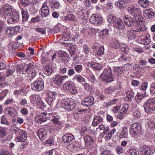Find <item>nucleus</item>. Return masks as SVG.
Returning <instances> with one entry per match:
<instances>
[{
    "label": "nucleus",
    "mask_w": 155,
    "mask_h": 155,
    "mask_svg": "<svg viewBox=\"0 0 155 155\" xmlns=\"http://www.w3.org/2000/svg\"><path fill=\"white\" fill-rule=\"evenodd\" d=\"M58 87H54L50 91L48 96L46 98L48 104L51 107L56 105L58 102V99L56 98L59 92Z\"/></svg>",
    "instance_id": "f257e3e1"
},
{
    "label": "nucleus",
    "mask_w": 155,
    "mask_h": 155,
    "mask_svg": "<svg viewBox=\"0 0 155 155\" xmlns=\"http://www.w3.org/2000/svg\"><path fill=\"white\" fill-rule=\"evenodd\" d=\"M99 77L102 81L107 83L111 82L115 80L114 76L113 75L111 69L109 67L104 69Z\"/></svg>",
    "instance_id": "f03ea898"
},
{
    "label": "nucleus",
    "mask_w": 155,
    "mask_h": 155,
    "mask_svg": "<svg viewBox=\"0 0 155 155\" xmlns=\"http://www.w3.org/2000/svg\"><path fill=\"white\" fill-rule=\"evenodd\" d=\"M108 17V21L112 23L114 27L119 30H122L125 28V25L120 18L117 17L114 14L110 15Z\"/></svg>",
    "instance_id": "7ed1b4c3"
},
{
    "label": "nucleus",
    "mask_w": 155,
    "mask_h": 155,
    "mask_svg": "<svg viewBox=\"0 0 155 155\" xmlns=\"http://www.w3.org/2000/svg\"><path fill=\"white\" fill-rule=\"evenodd\" d=\"M143 107L145 111L147 113L155 111V99H149L144 103Z\"/></svg>",
    "instance_id": "20e7f679"
},
{
    "label": "nucleus",
    "mask_w": 155,
    "mask_h": 155,
    "mask_svg": "<svg viewBox=\"0 0 155 155\" xmlns=\"http://www.w3.org/2000/svg\"><path fill=\"white\" fill-rule=\"evenodd\" d=\"M141 130L140 124L137 123H135L131 125L130 129V133L135 138H137L139 136V134Z\"/></svg>",
    "instance_id": "39448f33"
},
{
    "label": "nucleus",
    "mask_w": 155,
    "mask_h": 155,
    "mask_svg": "<svg viewBox=\"0 0 155 155\" xmlns=\"http://www.w3.org/2000/svg\"><path fill=\"white\" fill-rule=\"evenodd\" d=\"M138 20L139 18L133 17L132 18L127 15L125 16L124 18L126 26L128 27H131L133 29L136 25L137 24Z\"/></svg>",
    "instance_id": "423d86ee"
},
{
    "label": "nucleus",
    "mask_w": 155,
    "mask_h": 155,
    "mask_svg": "<svg viewBox=\"0 0 155 155\" xmlns=\"http://www.w3.org/2000/svg\"><path fill=\"white\" fill-rule=\"evenodd\" d=\"M61 103V106L68 111L73 110L75 107V104L68 99H63Z\"/></svg>",
    "instance_id": "0eeeda50"
},
{
    "label": "nucleus",
    "mask_w": 155,
    "mask_h": 155,
    "mask_svg": "<svg viewBox=\"0 0 155 155\" xmlns=\"http://www.w3.org/2000/svg\"><path fill=\"white\" fill-rule=\"evenodd\" d=\"M19 14L17 12H13L6 16L7 22L8 24L15 23L17 22L19 18Z\"/></svg>",
    "instance_id": "6e6552de"
},
{
    "label": "nucleus",
    "mask_w": 155,
    "mask_h": 155,
    "mask_svg": "<svg viewBox=\"0 0 155 155\" xmlns=\"http://www.w3.org/2000/svg\"><path fill=\"white\" fill-rule=\"evenodd\" d=\"M44 85L43 81L42 80H36L32 83V89L36 91H40L43 90Z\"/></svg>",
    "instance_id": "1a4fd4ad"
},
{
    "label": "nucleus",
    "mask_w": 155,
    "mask_h": 155,
    "mask_svg": "<svg viewBox=\"0 0 155 155\" xmlns=\"http://www.w3.org/2000/svg\"><path fill=\"white\" fill-rule=\"evenodd\" d=\"M68 78L67 75L61 76L57 74L53 78V82L56 85L60 86L63 83L64 80Z\"/></svg>",
    "instance_id": "9d476101"
},
{
    "label": "nucleus",
    "mask_w": 155,
    "mask_h": 155,
    "mask_svg": "<svg viewBox=\"0 0 155 155\" xmlns=\"http://www.w3.org/2000/svg\"><path fill=\"white\" fill-rule=\"evenodd\" d=\"M90 21L91 23L95 25H98L102 24V18L100 16L93 15L90 17Z\"/></svg>",
    "instance_id": "9b49d317"
},
{
    "label": "nucleus",
    "mask_w": 155,
    "mask_h": 155,
    "mask_svg": "<svg viewBox=\"0 0 155 155\" xmlns=\"http://www.w3.org/2000/svg\"><path fill=\"white\" fill-rule=\"evenodd\" d=\"M13 8L11 5L8 4H5L1 9V12L6 16L13 12Z\"/></svg>",
    "instance_id": "f8f14e48"
},
{
    "label": "nucleus",
    "mask_w": 155,
    "mask_h": 155,
    "mask_svg": "<svg viewBox=\"0 0 155 155\" xmlns=\"http://www.w3.org/2000/svg\"><path fill=\"white\" fill-rule=\"evenodd\" d=\"M94 103V98L91 96H88L82 100V104L84 106H89L93 105Z\"/></svg>",
    "instance_id": "ddd939ff"
},
{
    "label": "nucleus",
    "mask_w": 155,
    "mask_h": 155,
    "mask_svg": "<svg viewBox=\"0 0 155 155\" xmlns=\"http://www.w3.org/2000/svg\"><path fill=\"white\" fill-rule=\"evenodd\" d=\"M127 11L129 14L134 15L133 17L139 18V16L137 14L140 11L139 8H135L133 5H130L128 8Z\"/></svg>",
    "instance_id": "4468645a"
},
{
    "label": "nucleus",
    "mask_w": 155,
    "mask_h": 155,
    "mask_svg": "<svg viewBox=\"0 0 155 155\" xmlns=\"http://www.w3.org/2000/svg\"><path fill=\"white\" fill-rule=\"evenodd\" d=\"M64 89L69 91L72 94H75L77 91L75 87H74L70 82L68 81L65 83L63 86Z\"/></svg>",
    "instance_id": "2eb2a0df"
},
{
    "label": "nucleus",
    "mask_w": 155,
    "mask_h": 155,
    "mask_svg": "<svg viewBox=\"0 0 155 155\" xmlns=\"http://www.w3.org/2000/svg\"><path fill=\"white\" fill-rule=\"evenodd\" d=\"M139 150L141 153V155H150L152 153L151 148L147 146L140 147Z\"/></svg>",
    "instance_id": "dca6fc26"
},
{
    "label": "nucleus",
    "mask_w": 155,
    "mask_h": 155,
    "mask_svg": "<svg viewBox=\"0 0 155 155\" xmlns=\"http://www.w3.org/2000/svg\"><path fill=\"white\" fill-rule=\"evenodd\" d=\"M47 114L46 112L39 113L36 117L37 119V123L39 124H41L42 123L46 121L48 118V117L46 116Z\"/></svg>",
    "instance_id": "f3484780"
},
{
    "label": "nucleus",
    "mask_w": 155,
    "mask_h": 155,
    "mask_svg": "<svg viewBox=\"0 0 155 155\" xmlns=\"http://www.w3.org/2000/svg\"><path fill=\"white\" fill-rule=\"evenodd\" d=\"M140 21L138 20L137 24L136 25V26L134 27L133 31L135 32H140L145 31L146 28L145 25H140Z\"/></svg>",
    "instance_id": "a211bd4d"
},
{
    "label": "nucleus",
    "mask_w": 155,
    "mask_h": 155,
    "mask_svg": "<svg viewBox=\"0 0 155 155\" xmlns=\"http://www.w3.org/2000/svg\"><path fill=\"white\" fill-rule=\"evenodd\" d=\"M74 138V136L73 134L68 133L64 135L62 137V139L64 143H68L71 141Z\"/></svg>",
    "instance_id": "6ab92c4d"
},
{
    "label": "nucleus",
    "mask_w": 155,
    "mask_h": 155,
    "mask_svg": "<svg viewBox=\"0 0 155 155\" xmlns=\"http://www.w3.org/2000/svg\"><path fill=\"white\" fill-rule=\"evenodd\" d=\"M37 134L41 140H43L47 137V132L43 129H40L38 131Z\"/></svg>",
    "instance_id": "aec40b11"
},
{
    "label": "nucleus",
    "mask_w": 155,
    "mask_h": 155,
    "mask_svg": "<svg viewBox=\"0 0 155 155\" xmlns=\"http://www.w3.org/2000/svg\"><path fill=\"white\" fill-rule=\"evenodd\" d=\"M49 4L50 7L52 9H58L61 6L59 2L55 0L49 1Z\"/></svg>",
    "instance_id": "412c9836"
},
{
    "label": "nucleus",
    "mask_w": 155,
    "mask_h": 155,
    "mask_svg": "<svg viewBox=\"0 0 155 155\" xmlns=\"http://www.w3.org/2000/svg\"><path fill=\"white\" fill-rule=\"evenodd\" d=\"M6 112L8 114L11 116H12L13 118H16L17 116L16 115L17 113L15 109L12 107H8L6 110Z\"/></svg>",
    "instance_id": "4be33fe9"
},
{
    "label": "nucleus",
    "mask_w": 155,
    "mask_h": 155,
    "mask_svg": "<svg viewBox=\"0 0 155 155\" xmlns=\"http://www.w3.org/2000/svg\"><path fill=\"white\" fill-rule=\"evenodd\" d=\"M134 96V92L132 91L126 92V96L124 100L127 101H131Z\"/></svg>",
    "instance_id": "5701e85b"
},
{
    "label": "nucleus",
    "mask_w": 155,
    "mask_h": 155,
    "mask_svg": "<svg viewBox=\"0 0 155 155\" xmlns=\"http://www.w3.org/2000/svg\"><path fill=\"white\" fill-rule=\"evenodd\" d=\"M19 134L20 135L18 136L17 138L19 141L24 142L25 140L27 139V134L24 131L22 130L20 131Z\"/></svg>",
    "instance_id": "b1692460"
},
{
    "label": "nucleus",
    "mask_w": 155,
    "mask_h": 155,
    "mask_svg": "<svg viewBox=\"0 0 155 155\" xmlns=\"http://www.w3.org/2000/svg\"><path fill=\"white\" fill-rule=\"evenodd\" d=\"M59 58L60 60L63 61H65L69 58V55L64 51H61L58 54Z\"/></svg>",
    "instance_id": "393cba45"
},
{
    "label": "nucleus",
    "mask_w": 155,
    "mask_h": 155,
    "mask_svg": "<svg viewBox=\"0 0 155 155\" xmlns=\"http://www.w3.org/2000/svg\"><path fill=\"white\" fill-rule=\"evenodd\" d=\"M128 131L127 127H124L122 129V131L121 132H118L117 134H119V137L120 138H127L128 135Z\"/></svg>",
    "instance_id": "a878e982"
},
{
    "label": "nucleus",
    "mask_w": 155,
    "mask_h": 155,
    "mask_svg": "<svg viewBox=\"0 0 155 155\" xmlns=\"http://www.w3.org/2000/svg\"><path fill=\"white\" fill-rule=\"evenodd\" d=\"M124 71L123 68L120 67H117L114 68V72L117 75V80L120 77V75L122 74Z\"/></svg>",
    "instance_id": "bb28decb"
},
{
    "label": "nucleus",
    "mask_w": 155,
    "mask_h": 155,
    "mask_svg": "<svg viewBox=\"0 0 155 155\" xmlns=\"http://www.w3.org/2000/svg\"><path fill=\"white\" fill-rule=\"evenodd\" d=\"M65 20H68L70 21H78L77 17L72 14H69L68 15L64 17Z\"/></svg>",
    "instance_id": "cd10ccee"
},
{
    "label": "nucleus",
    "mask_w": 155,
    "mask_h": 155,
    "mask_svg": "<svg viewBox=\"0 0 155 155\" xmlns=\"http://www.w3.org/2000/svg\"><path fill=\"white\" fill-rule=\"evenodd\" d=\"M85 144L87 146L92 144L94 141L93 138L89 135L85 136L84 137Z\"/></svg>",
    "instance_id": "c85d7f7f"
},
{
    "label": "nucleus",
    "mask_w": 155,
    "mask_h": 155,
    "mask_svg": "<svg viewBox=\"0 0 155 155\" xmlns=\"http://www.w3.org/2000/svg\"><path fill=\"white\" fill-rule=\"evenodd\" d=\"M79 15L78 17H82V18H87L89 17V15L87 11L85 10H81L80 11L78 12L77 15Z\"/></svg>",
    "instance_id": "c756f323"
},
{
    "label": "nucleus",
    "mask_w": 155,
    "mask_h": 155,
    "mask_svg": "<svg viewBox=\"0 0 155 155\" xmlns=\"http://www.w3.org/2000/svg\"><path fill=\"white\" fill-rule=\"evenodd\" d=\"M27 68L26 69V71L28 73H30L31 72L34 71L33 69H34L36 64L34 62L26 64Z\"/></svg>",
    "instance_id": "7c9ffc66"
},
{
    "label": "nucleus",
    "mask_w": 155,
    "mask_h": 155,
    "mask_svg": "<svg viewBox=\"0 0 155 155\" xmlns=\"http://www.w3.org/2000/svg\"><path fill=\"white\" fill-rule=\"evenodd\" d=\"M44 68L45 70V73L48 76L51 75L54 72L50 65H46L44 67Z\"/></svg>",
    "instance_id": "2f4dec72"
},
{
    "label": "nucleus",
    "mask_w": 155,
    "mask_h": 155,
    "mask_svg": "<svg viewBox=\"0 0 155 155\" xmlns=\"http://www.w3.org/2000/svg\"><path fill=\"white\" fill-rule=\"evenodd\" d=\"M5 33L8 38H12L14 35V32L11 27H7Z\"/></svg>",
    "instance_id": "473e14b6"
},
{
    "label": "nucleus",
    "mask_w": 155,
    "mask_h": 155,
    "mask_svg": "<svg viewBox=\"0 0 155 155\" xmlns=\"http://www.w3.org/2000/svg\"><path fill=\"white\" fill-rule=\"evenodd\" d=\"M109 33L108 29H104L100 32V35L102 38H106L108 37Z\"/></svg>",
    "instance_id": "72a5a7b5"
},
{
    "label": "nucleus",
    "mask_w": 155,
    "mask_h": 155,
    "mask_svg": "<svg viewBox=\"0 0 155 155\" xmlns=\"http://www.w3.org/2000/svg\"><path fill=\"white\" fill-rule=\"evenodd\" d=\"M138 3L143 8H146L149 5V1L148 0H139Z\"/></svg>",
    "instance_id": "f704fd0d"
},
{
    "label": "nucleus",
    "mask_w": 155,
    "mask_h": 155,
    "mask_svg": "<svg viewBox=\"0 0 155 155\" xmlns=\"http://www.w3.org/2000/svg\"><path fill=\"white\" fill-rule=\"evenodd\" d=\"M41 12L40 14L42 16L44 17H47L49 14V12L48 8H41L40 10Z\"/></svg>",
    "instance_id": "c9c22d12"
},
{
    "label": "nucleus",
    "mask_w": 155,
    "mask_h": 155,
    "mask_svg": "<svg viewBox=\"0 0 155 155\" xmlns=\"http://www.w3.org/2000/svg\"><path fill=\"white\" fill-rule=\"evenodd\" d=\"M73 79L74 80L77 81L82 84H84L85 82V79L80 75H77L75 76L74 78Z\"/></svg>",
    "instance_id": "e433bc0d"
},
{
    "label": "nucleus",
    "mask_w": 155,
    "mask_h": 155,
    "mask_svg": "<svg viewBox=\"0 0 155 155\" xmlns=\"http://www.w3.org/2000/svg\"><path fill=\"white\" fill-rule=\"evenodd\" d=\"M102 120V118L100 116H98L97 117L94 118L92 123V125L94 127H95Z\"/></svg>",
    "instance_id": "4c0bfd02"
},
{
    "label": "nucleus",
    "mask_w": 155,
    "mask_h": 155,
    "mask_svg": "<svg viewBox=\"0 0 155 155\" xmlns=\"http://www.w3.org/2000/svg\"><path fill=\"white\" fill-rule=\"evenodd\" d=\"M126 3V2L124 0H119L117 1V5L120 9L124 8Z\"/></svg>",
    "instance_id": "58836bf2"
},
{
    "label": "nucleus",
    "mask_w": 155,
    "mask_h": 155,
    "mask_svg": "<svg viewBox=\"0 0 155 155\" xmlns=\"http://www.w3.org/2000/svg\"><path fill=\"white\" fill-rule=\"evenodd\" d=\"M6 134V129L5 127L0 126V138H2Z\"/></svg>",
    "instance_id": "ea45409f"
},
{
    "label": "nucleus",
    "mask_w": 155,
    "mask_h": 155,
    "mask_svg": "<svg viewBox=\"0 0 155 155\" xmlns=\"http://www.w3.org/2000/svg\"><path fill=\"white\" fill-rule=\"evenodd\" d=\"M120 45V43L116 40L113 41L111 44V46L112 48L116 49L119 48Z\"/></svg>",
    "instance_id": "a19ab883"
},
{
    "label": "nucleus",
    "mask_w": 155,
    "mask_h": 155,
    "mask_svg": "<svg viewBox=\"0 0 155 155\" xmlns=\"http://www.w3.org/2000/svg\"><path fill=\"white\" fill-rule=\"evenodd\" d=\"M1 124H2L8 125L9 123L7 120V119L6 116L5 115H3L1 117Z\"/></svg>",
    "instance_id": "79ce46f5"
},
{
    "label": "nucleus",
    "mask_w": 155,
    "mask_h": 155,
    "mask_svg": "<svg viewBox=\"0 0 155 155\" xmlns=\"http://www.w3.org/2000/svg\"><path fill=\"white\" fill-rule=\"evenodd\" d=\"M115 88L113 86L109 87L106 88L104 91L105 92L109 94H110L114 91Z\"/></svg>",
    "instance_id": "37998d69"
},
{
    "label": "nucleus",
    "mask_w": 155,
    "mask_h": 155,
    "mask_svg": "<svg viewBox=\"0 0 155 155\" xmlns=\"http://www.w3.org/2000/svg\"><path fill=\"white\" fill-rule=\"evenodd\" d=\"M23 21H27L29 17L28 13L27 12L22 10V12Z\"/></svg>",
    "instance_id": "c03bdc74"
},
{
    "label": "nucleus",
    "mask_w": 155,
    "mask_h": 155,
    "mask_svg": "<svg viewBox=\"0 0 155 155\" xmlns=\"http://www.w3.org/2000/svg\"><path fill=\"white\" fill-rule=\"evenodd\" d=\"M147 61L146 60H141L139 62L138 65L140 68H144L146 65Z\"/></svg>",
    "instance_id": "a18cd8bd"
},
{
    "label": "nucleus",
    "mask_w": 155,
    "mask_h": 155,
    "mask_svg": "<svg viewBox=\"0 0 155 155\" xmlns=\"http://www.w3.org/2000/svg\"><path fill=\"white\" fill-rule=\"evenodd\" d=\"M102 66L100 64L95 62L93 69L94 70L99 71L102 69Z\"/></svg>",
    "instance_id": "49530a36"
},
{
    "label": "nucleus",
    "mask_w": 155,
    "mask_h": 155,
    "mask_svg": "<svg viewBox=\"0 0 155 155\" xmlns=\"http://www.w3.org/2000/svg\"><path fill=\"white\" fill-rule=\"evenodd\" d=\"M104 47L103 46L100 47L97 51V54L99 55H103L104 54Z\"/></svg>",
    "instance_id": "de8ad7c7"
},
{
    "label": "nucleus",
    "mask_w": 155,
    "mask_h": 155,
    "mask_svg": "<svg viewBox=\"0 0 155 155\" xmlns=\"http://www.w3.org/2000/svg\"><path fill=\"white\" fill-rule=\"evenodd\" d=\"M8 92L7 90L6 89L0 93V101L2 100L4 98Z\"/></svg>",
    "instance_id": "09e8293b"
},
{
    "label": "nucleus",
    "mask_w": 155,
    "mask_h": 155,
    "mask_svg": "<svg viewBox=\"0 0 155 155\" xmlns=\"http://www.w3.org/2000/svg\"><path fill=\"white\" fill-rule=\"evenodd\" d=\"M36 31L42 35H44L46 33V30L45 28H34Z\"/></svg>",
    "instance_id": "8fccbe9b"
},
{
    "label": "nucleus",
    "mask_w": 155,
    "mask_h": 155,
    "mask_svg": "<svg viewBox=\"0 0 155 155\" xmlns=\"http://www.w3.org/2000/svg\"><path fill=\"white\" fill-rule=\"evenodd\" d=\"M74 69L75 71L78 73H80L83 70L82 66L81 65H78L74 66Z\"/></svg>",
    "instance_id": "3c124183"
},
{
    "label": "nucleus",
    "mask_w": 155,
    "mask_h": 155,
    "mask_svg": "<svg viewBox=\"0 0 155 155\" xmlns=\"http://www.w3.org/2000/svg\"><path fill=\"white\" fill-rule=\"evenodd\" d=\"M150 89L151 93L155 94V82L153 83L150 85Z\"/></svg>",
    "instance_id": "603ef678"
},
{
    "label": "nucleus",
    "mask_w": 155,
    "mask_h": 155,
    "mask_svg": "<svg viewBox=\"0 0 155 155\" xmlns=\"http://www.w3.org/2000/svg\"><path fill=\"white\" fill-rule=\"evenodd\" d=\"M20 3L23 6L26 7L29 5V0H20Z\"/></svg>",
    "instance_id": "864d4df0"
},
{
    "label": "nucleus",
    "mask_w": 155,
    "mask_h": 155,
    "mask_svg": "<svg viewBox=\"0 0 155 155\" xmlns=\"http://www.w3.org/2000/svg\"><path fill=\"white\" fill-rule=\"evenodd\" d=\"M133 115L135 117V119H138L140 115V112L137 110H135L133 113Z\"/></svg>",
    "instance_id": "5fc2aeb1"
},
{
    "label": "nucleus",
    "mask_w": 155,
    "mask_h": 155,
    "mask_svg": "<svg viewBox=\"0 0 155 155\" xmlns=\"http://www.w3.org/2000/svg\"><path fill=\"white\" fill-rule=\"evenodd\" d=\"M75 73V71L74 69L69 68L68 70V74L69 76H71Z\"/></svg>",
    "instance_id": "6e6d98bb"
},
{
    "label": "nucleus",
    "mask_w": 155,
    "mask_h": 155,
    "mask_svg": "<svg viewBox=\"0 0 155 155\" xmlns=\"http://www.w3.org/2000/svg\"><path fill=\"white\" fill-rule=\"evenodd\" d=\"M124 150L120 146H118L117 148V152L118 154L124 153Z\"/></svg>",
    "instance_id": "4d7b16f0"
},
{
    "label": "nucleus",
    "mask_w": 155,
    "mask_h": 155,
    "mask_svg": "<svg viewBox=\"0 0 155 155\" xmlns=\"http://www.w3.org/2000/svg\"><path fill=\"white\" fill-rule=\"evenodd\" d=\"M51 121H52L54 124L57 125H59L61 124V122L58 120V119L55 117L51 120Z\"/></svg>",
    "instance_id": "13d9d810"
},
{
    "label": "nucleus",
    "mask_w": 155,
    "mask_h": 155,
    "mask_svg": "<svg viewBox=\"0 0 155 155\" xmlns=\"http://www.w3.org/2000/svg\"><path fill=\"white\" fill-rule=\"evenodd\" d=\"M13 31L14 32V34L17 32L20 31L21 29V28L19 26H17L14 27L12 28Z\"/></svg>",
    "instance_id": "bf43d9fd"
},
{
    "label": "nucleus",
    "mask_w": 155,
    "mask_h": 155,
    "mask_svg": "<svg viewBox=\"0 0 155 155\" xmlns=\"http://www.w3.org/2000/svg\"><path fill=\"white\" fill-rule=\"evenodd\" d=\"M67 68L65 67H61L59 69V72L61 74H64L67 72Z\"/></svg>",
    "instance_id": "052dcab7"
},
{
    "label": "nucleus",
    "mask_w": 155,
    "mask_h": 155,
    "mask_svg": "<svg viewBox=\"0 0 155 155\" xmlns=\"http://www.w3.org/2000/svg\"><path fill=\"white\" fill-rule=\"evenodd\" d=\"M5 26L2 21H0V33L3 32L4 30Z\"/></svg>",
    "instance_id": "680f3d73"
},
{
    "label": "nucleus",
    "mask_w": 155,
    "mask_h": 155,
    "mask_svg": "<svg viewBox=\"0 0 155 155\" xmlns=\"http://www.w3.org/2000/svg\"><path fill=\"white\" fill-rule=\"evenodd\" d=\"M17 55L19 57H21L22 58H24V57H27L28 56V55H27L26 54H25L24 53L21 52H18L17 53Z\"/></svg>",
    "instance_id": "e2e57ef3"
},
{
    "label": "nucleus",
    "mask_w": 155,
    "mask_h": 155,
    "mask_svg": "<svg viewBox=\"0 0 155 155\" xmlns=\"http://www.w3.org/2000/svg\"><path fill=\"white\" fill-rule=\"evenodd\" d=\"M137 150L135 149H132L129 151L130 155H137Z\"/></svg>",
    "instance_id": "0e129e2a"
},
{
    "label": "nucleus",
    "mask_w": 155,
    "mask_h": 155,
    "mask_svg": "<svg viewBox=\"0 0 155 155\" xmlns=\"http://www.w3.org/2000/svg\"><path fill=\"white\" fill-rule=\"evenodd\" d=\"M40 19V17L39 16H37L35 17L32 18L31 19V21L33 23H35L36 22L39 21Z\"/></svg>",
    "instance_id": "69168bd1"
},
{
    "label": "nucleus",
    "mask_w": 155,
    "mask_h": 155,
    "mask_svg": "<svg viewBox=\"0 0 155 155\" xmlns=\"http://www.w3.org/2000/svg\"><path fill=\"white\" fill-rule=\"evenodd\" d=\"M147 87V82H144L142 83L141 86V89L145 90Z\"/></svg>",
    "instance_id": "338daca9"
},
{
    "label": "nucleus",
    "mask_w": 155,
    "mask_h": 155,
    "mask_svg": "<svg viewBox=\"0 0 155 155\" xmlns=\"http://www.w3.org/2000/svg\"><path fill=\"white\" fill-rule=\"evenodd\" d=\"M101 155H111V152L108 150H104Z\"/></svg>",
    "instance_id": "774afa93"
}]
</instances>
